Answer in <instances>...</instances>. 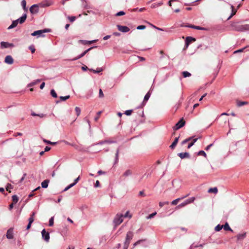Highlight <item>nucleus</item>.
Instances as JSON below:
<instances>
[{
  "mask_svg": "<svg viewBox=\"0 0 249 249\" xmlns=\"http://www.w3.org/2000/svg\"><path fill=\"white\" fill-rule=\"evenodd\" d=\"M230 27L232 31L241 32L249 31V24H241L239 22H232Z\"/></svg>",
  "mask_w": 249,
  "mask_h": 249,
  "instance_id": "nucleus-1",
  "label": "nucleus"
},
{
  "mask_svg": "<svg viewBox=\"0 0 249 249\" xmlns=\"http://www.w3.org/2000/svg\"><path fill=\"white\" fill-rule=\"evenodd\" d=\"M133 232L131 231H128L125 237V240L124 242L123 249H127L129 246V245L130 243L131 240L132 239L133 237Z\"/></svg>",
  "mask_w": 249,
  "mask_h": 249,
  "instance_id": "nucleus-2",
  "label": "nucleus"
},
{
  "mask_svg": "<svg viewBox=\"0 0 249 249\" xmlns=\"http://www.w3.org/2000/svg\"><path fill=\"white\" fill-rule=\"evenodd\" d=\"M38 4L40 7L45 8L53 5V1L52 0H44Z\"/></svg>",
  "mask_w": 249,
  "mask_h": 249,
  "instance_id": "nucleus-3",
  "label": "nucleus"
},
{
  "mask_svg": "<svg viewBox=\"0 0 249 249\" xmlns=\"http://www.w3.org/2000/svg\"><path fill=\"white\" fill-rule=\"evenodd\" d=\"M195 199L196 198L195 197H190L189 199H186L184 202L180 203L179 205H178L177 206V208H182V207L185 206L186 205H187L188 204L193 203L195 201Z\"/></svg>",
  "mask_w": 249,
  "mask_h": 249,
  "instance_id": "nucleus-4",
  "label": "nucleus"
},
{
  "mask_svg": "<svg viewBox=\"0 0 249 249\" xmlns=\"http://www.w3.org/2000/svg\"><path fill=\"white\" fill-rule=\"evenodd\" d=\"M124 216L122 214H117L114 219V223L116 226L120 225L123 221Z\"/></svg>",
  "mask_w": 249,
  "mask_h": 249,
  "instance_id": "nucleus-5",
  "label": "nucleus"
},
{
  "mask_svg": "<svg viewBox=\"0 0 249 249\" xmlns=\"http://www.w3.org/2000/svg\"><path fill=\"white\" fill-rule=\"evenodd\" d=\"M48 32H49V29L37 30V31H36L34 32L32 34V36H37V37L43 36H44L43 35V34L45 33H47Z\"/></svg>",
  "mask_w": 249,
  "mask_h": 249,
  "instance_id": "nucleus-6",
  "label": "nucleus"
},
{
  "mask_svg": "<svg viewBox=\"0 0 249 249\" xmlns=\"http://www.w3.org/2000/svg\"><path fill=\"white\" fill-rule=\"evenodd\" d=\"M39 4H34L30 8V11L33 14H37L39 11Z\"/></svg>",
  "mask_w": 249,
  "mask_h": 249,
  "instance_id": "nucleus-7",
  "label": "nucleus"
},
{
  "mask_svg": "<svg viewBox=\"0 0 249 249\" xmlns=\"http://www.w3.org/2000/svg\"><path fill=\"white\" fill-rule=\"evenodd\" d=\"M42 238L47 242H49L50 239V234L48 232H46L45 229L41 231Z\"/></svg>",
  "mask_w": 249,
  "mask_h": 249,
  "instance_id": "nucleus-8",
  "label": "nucleus"
},
{
  "mask_svg": "<svg viewBox=\"0 0 249 249\" xmlns=\"http://www.w3.org/2000/svg\"><path fill=\"white\" fill-rule=\"evenodd\" d=\"M6 238L8 239H12L14 238V230L11 228L7 231L6 234Z\"/></svg>",
  "mask_w": 249,
  "mask_h": 249,
  "instance_id": "nucleus-9",
  "label": "nucleus"
},
{
  "mask_svg": "<svg viewBox=\"0 0 249 249\" xmlns=\"http://www.w3.org/2000/svg\"><path fill=\"white\" fill-rule=\"evenodd\" d=\"M118 30L123 33H127L129 31L130 29L125 26H122L117 25V26Z\"/></svg>",
  "mask_w": 249,
  "mask_h": 249,
  "instance_id": "nucleus-10",
  "label": "nucleus"
},
{
  "mask_svg": "<svg viewBox=\"0 0 249 249\" xmlns=\"http://www.w3.org/2000/svg\"><path fill=\"white\" fill-rule=\"evenodd\" d=\"M94 47H90V48H89L88 49H87L86 51H85L83 53H82L81 54H80V55H79L77 57L72 59L71 60V61H74V60H76L77 59H80V58H81L83 56H84L90 50H91L92 48H93Z\"/></svg>",
  "mask_w": 249,
  "mask_h": 249,
  "instance_id": "nucleus-11",
  "label": "nucleus"
},
{
  "mask_svg": "<svg viewBox=\"0 0 249 249\" xmlns=\"http://www.w3.org/2000/svg\"><path fill=\"white\" fill-rule=\"evenodd\" d=\"M196 41V39L191 36H187L185 39V47L188 48L190 43L192 41Z\"/></svg>",
  "mask_w": 249,
  "mask_h": 249,
  "instance_id": "nucleus-12",
  "label": "nucleus"
},
{
  "mask_svg": "<svg viewBox=\"0 0 249 249\" xmlns=\"http://www.w3.org/2000/svg\"><path fill=\"white\" fill-rule=\"evenodd\" d=\"M185 124L184 121H183V120H180L175 125L174 129L175 130H178L180 128H181L182 126H184Z\"/></svg>",
  "mask_w": 249,
  "mask_h": 249,
  "instance_id": "nucleus-13",
  "label": "nucleus"
},
{
  "mask_svg": "<svg viewBox=\"0 0 249 249\" xmlns=\"http://www.w3.org/2000/svg\"><path fill=\"white\" fill-rule=\"evenodd\" d=\"M4 62L8 64H12L14 62V60L11 55H7L5 58Z\"/></svg>",
  "mask_w": 249,
  "mask_h": 249,
  "instance_id": "nucleus-14",
  "label": "nucleus"
},
{
  "mask_svg": "<svg viewBox=\"0 0 249 249\" xmlns=\"http://www.w3.org/2000/svg\"><path fill=\"white\" fill-rule=\"evenodd\" d=\"M12 44L9 43L7 42L2 41L0 42V47L1 48H7L10 47H13Z\"/></svg>",
  "mask_w": 249,
  "mask_h": 249,
  "instance_id": "nucleus-15",
  "label": "nucleus"
},
{
  "mask_svg": "<svg viewBox=\"0 0 249 249\" xmlns=\"http://www.w3.org/2000/svg\"><path fill=\"white\" fill-rule=\"evenodd\" d=\"M247 233L246 232H242L239 233L237 235L238 240H242L246 237Z\"/></svg>",
  "mask_w": 249,
  "mask_h": 249,
  "instance_id": "nucleus-16",
  "label": "nucleus"
},
{
  "mask_svg": "<svg viewBox=\"0 0 249 249\" xmlns=\"http://www.w3.org/2000/svg\"><path fill=\"white\" fill-rule=\"evenodd\" d=\"M178 155L181 159L189 158L190 157L189 154L188 152L179 153Z\"/></svg>",
  "mask_w": 249,
  "mask_h": 249,
  "instance_id": "nucleus-17",
  "label": "nucleus"
},
{
  "mask_svg": "<svg viewBox=\"0 0 249 249\" xmlns=\"http://www.w3.org/2000/svg\"><path fill=\"white\" fill-rule=\"evenodd\" d=\"M97 40H97V39L93 40H91V41L80 40L79 41V42H81V43H82L84 45H86V44H92V43H93L94 42H95L97 41Z\"/></svg>",
  "mask_w": 249,
  "mask_h": 249,
  "instance_id": "nucleus-18",
  "label": "nucleus"
},
{
  "mask_svg": "<svg viewBox=\"0 0 249 249\" xmlns=\"http://www.w3.org/2000/svg\"><path fill=\"white\" fill-rule=\"evenodd\" d=\"M26 18H27V15H26V14H24L21 17H20L17 20H18V23H19L20 24H22L25 22Z\"/></svg>",
  "mask_w": 249,
  "mask_h": 249,
  "instance_id": "nucleus-19",
  "label": "nucleus"
},
{
  "mask_svg": "<svg viewBox=\"0 0 249 249\" xmlns=\"http://www.w3.org/2000/svg\"><path fill=\"white\" fill-rule=\"evenodd\" d=\"M18 20L17 19V20H14V21L12 22V23L11 25H10V26L8 27V28H7V29H8V30H10V29H12V28H15V27H16L18 25Z\"/></svg>",
  "mask_w": 249,
  "mask_h": 249,
  "instance_id": "nucleus-20",
  "label": "nucleus"
},
{
  "mask_svg": "<svg viewBox=\"0 0 249 249\" xmlns=\"http://www.w3.org/2000/svg\"><path fill=\"white\" fill-rule=\"evenodd\" d=\"M231 13L230 17L228 18V20H229L230 18H231V17L233 16L234 15H235L237 12V10L234 9V7L232 5H231Z\"/></svg>",
  "mask_w": 249,
  "mask_h": 249,
  "instance_id": "nucleus-21",
  "label": "nucleus"
},
{
  "mask_svg": "<svg viewBox=\"0 0 249 249\" xmlns=\"http://www.w3.org/2000/svg\"><path fill=\"white\" fill-rule=\"evenodd\" d=\"M49 182V180L48 179H46V180H44L41 183V187L43 188H47L48 186Z\"/></svg>",
  "mask_w": 249,
  "mask_h": 249,
  "instance_id": "nucleus-22",
  "label": "nucleus"
},
{
  "mask_svg": "<svg viewBox=\"0 0 249 249\" xmlns=\"http://www.w3.org/2000/svg\"><path fill=\"white\" fill-rule=\"evenodd\" d=\"M178 139L179 137H177L175 138L174 141L170 146L171 149H174L176 147L177 143L178 142Z\"/></svg>",
  "mask_w": 249,
  "mask_h": 249,
  "instance_id": "nucleus-23",
  "label": "nucleus"
},
{
  "mask_svg": "<svg viewBox=\"0 0 249 249\" xmlns=\"http://www.w3.org/2000/svg\"><path fill=\"white\" fill-rule=\"evenodd\" d=\"M222 226L225 231H232V230L230 228L228 223H226L224 225H222Z\"/></svg>",
  "mask_w": 249,
  "mask_h": 249,
  "instance_id": "nucleus-24",
  "label": "nucleus"
},
{
  "mask_svg": "<svg viewBox=\"0 0 249 249\" xmlns=\"http://www.w3.org/2000/svg\"><path fill=\"white\" fill-rule=\"evenodd\" d=\"M191 28L195 29L196 30H206V29L203 27H201L198 26H195V25H191L190 26Z\"/></svg>",
  "mask_w": 249,
  "mask_h": 249,
  "instance_id": "nucleus-25",
  "label": "nucleus"
},
{
  "mask_svg": "<svg viewBox=\"0 0 249 249\" xmlns=\"http://www.w3.org/2000/svg\"><path fill=\"white\" fill-rule=\"evenodd\" d=\"M218 190L216 187L211 188L208 190V192L210 193H213L214 194H216Z\"/></svg>",
  "mask_w": 249,
  "mask_h": 249,
  "instance_id": "nucleus-26",
  "label": "nucleus"
},
{
  "mask_svg": "<svg viewBox=\"0 0 249 249\" xmlns=\"http://www.w3.org/2000/svg\"><path fill=\"white\" fill-rule=\"evenodd\" d=\"M162 4H163L162 2H158V3H155L152 4L151 5V8H155L156 7H157L161 6V5H162Z\"/></svg>",
  "mask_w": 249,
  "mask_h": 249,
  "instance_id": "nucleus-27",
  "label": "nucleus"
},
{
  "mask_svg": "<svg viewBox=\"0 0 249 249\" xmlns=\"http://www.w3.org/2000/svg\"><path fill=\"white\" fill-rule=\"evenodd\" d=\"M12 199L13 203L14 204H16L18 200V196L17 195H13L12 196Z\"/></svg>",
  "mask_w": 249,
  "mask_h": 249,
  "instance_id": "nucleus-28",
  "label": "nucleus"
},
{
  "mask_svg": "<svg viewBox=\"0 0 249 249\" xmlns=\"http://www.w3.org/2000/svg\"><path fill=\"white\" fill-rule=\"evenodd\" d=\"M150 95H151V92H150V90H149L146 94V95H145L144 97V100L143 101H147L149 98H150Z\"/></svg>",
  "mask_w": 249,
  "mask_h": 249,
  "instance_id": "nucleus-29",
  "label": "nucleus"
},
{
  "mask_svg": "<svg viewBox=\"0 0 249 249\" xmlns=\"http://www.w3.org/2000/svg\"><path fill=\"white\" fill-rule=\"evenodd\" d=\"M145 241H146L145 239H141V240H138V241H137L133 244V248L135 247L138 245L140 244L141 243H142Z\"/></svg>",
  "mask_w": 249,
  "mask_h": 249,
  "instance_id": "nucleus-30",
  "label": "nucleus"
},
{
  "mask_svg": "<svg viewBox=\"0 0 249 249\" xmlns=\"http://www.w3.org/2000/svg\"><path fill=\"white\" fill-rule=\"evenodd\" d=\"M31 115L33 116H38L40 118H43L44 117V114L41 113V114H36L35 112H32Z\"/></svg>",
  "mask_w": 249,
  "mask_h": 249,
  "instance_id": "nucleus-31",
  "label": "nucleus"
},
{
  "mask_svg": "<svg viewBox=\"0 0 249 249\" xmlns=\"http://www.w3.org/2000/svg\"><path fill=\"white\" fill-rule=\"evenodd\" d=\"M182 75L184 78L188 77L191 76V73L187 71L182 72Z\"/></svg>",
  "mask_w": 249,
  "mask_h": 249,
  "instance_id": "nucleus-32",
  "label": "nucleus"
},
{
  "mask_svg": "<svg viewBox=\"0 0 249 249\" xmlns=\"http://www.w3.org/2000/svg\"><path fill=\"white\" fill-rule=\"evenodd\" d=\"M223 228V226L222 225H217L214 228V230L216 231H220L221 230H222V229Z\"/></svg>",
  "mask_w": 249,
  "mask_h": 249,
  "instance_id": "nucleus-33",
  "label": "nucleus"
},
{
  "mask_svg": "<svg viewBox=\"0 0 249 249\" xmlns=\"http://www.w3.org/2000/svg\"><path fill=\"white\" fill-rule=\"evenodd\" d=\"M13 189V186L11 184L8 183L7 184L6 187V190L8 191L9 193L11 192L10 190Z\"/></svg>",
  "mask_w": 249,
  "mask_h": 249,
  "instance_id": "nucleus-34",
  "label": "nucleus"
},
{
  "mask_svg": "<svg viewBox=\"0 0 249 249\" xmlns=\"http://www.w3.org/2000/svg\"><path fill=\"white\" fill-rule=\"evenodd\" d=\"M21 6H22V7L24 10H27L26 1L25 0H22L21 1Z\"/></svg>",
  "mask_w": 249,
  "mask_h": 249,
  "instance_id": "nucleus-35",
  "label": "nucleus"
},
{
  "mask_svg": "<svg viewBox=\"0 0 249 249\" xmlns=\"http://www.w3.org/2000/svg\"><path fill=\"white\" fill-rule=\"evenodd\" d=\"M51 95L53 97V98H57V95L56 93V92L55 91V90L54 89H52L51 90Z\"/></svg>",
  "mask_w": 249,
  "mask_h": 249,
  "instance_id": "nucleus-36",
  "label": "nucleus"
},
{
  "mask_svg": "<svg viewBox=\"0 0 249 249\" xmlns=\"http://www.w3.org/2000/svg\"><path fill=\"white\" fill-rule=\"evenodd\" d=\"M197 139H197V138L194 139L193 140V142L188 144L187 148H191L194 144V143L197 141Z\"/></svg>",
  "mask_w": 249,
  "mask_h": 249,
  "instance_id": "nucleus-37",
  "label": "nucleus"
},
{
  "mask_svg": "<svg viewBox=\"0 0 249 249\" xmlns=\"http://www.w3.org/2000/svg\"><path fill=\"white\" fill-rule=\"evenodd\" d=\"M70 97V95H67V96H60V99L61 101H65L66 100L69 99Z\"/></svg>",
  "mask_w": 249,
  "mask_h": 249,
  "instance_id": "nucleus-38",
  "label": "nucleus"
},
{
  "mask_svg": "<svg viewBox=\"0 0 249 249\" xmlns=\"http://www.w3.org/2000/svg\"><path fill=\"white\" fill-rule=\"evenodd\" d=\"M89 70L90 71H92L94 73H99L103 71L102 68H98V69H97L96 70H94L93 69H89Z\"/></svg>",
  "mask_w": 249,
  "mask_h": 249,
  "instance_id": "nucleus-39",
  "label": "nucleus"
},
{
  "mask_svg": "<svg viewBox=\"0 0 249 249\" xmlns=\"http://www.w3.org/2000/svg\"><path fill=\"white\" fill-rule=\"evenodd\" d=\"M132 174V172L130 170H126L124 173V176H125V177H127V176H130Z\"/></svg>",
  "mask_w": 249,
  "mask_h": 249,
  "instance_id": "nucleus-40",
  "label": "nucleus"
},
{
  "mask_svg": "<svg viewBox=\"0 0 249 249\" xmlns=\"http://www.w3.org/2000/svg\"><path fill=\"white\" fill-rule=\"evenodd\" d=\"M75 111L77 116H79L80 114L81 109L79 107H76L75 108Z\"/></svg>",
  "mask_w": 249,
  "mask_h": 249,
  "instance_id": "nucleus-41",
  "label": "nucleus"
},
{
  "mask_svg": "<svg viewBox=\"0 0 249 249\" xmlns=\"http://www.w3.org/2000/svg\"><path fill=\"white\" fill-rule=\"evenodd\" d=\"M53 225V217H52L49 221V226L52 227Z\"/></svg>",
  "mask_w": 249,
  "mask_h": 249,
  "instance_id": "nucleus-42",
  "label": "nucleus"
},
{
  "mask_svg": "<svg viewBox=\"0 0 249 249\" xmlns=\"http://www.w3.org/2000/svg\"><path fill=\"white\" fill-rule=\"evenodd\" d=\"M124 217H128L130 218L132 217V215L130 214L129 211H127L124 215H123Z\"/></svg>",
  "mask_w": 249,
  "mask_h": 249,
  "instance_id": "nucleus-43",
  "label": "nucleus"
},
{
  "mask_svg": "<svg viewBox=\"0 0 249 249\" xmlns=\"http://www.w3.org/2000/svg\"><path fill=\"white\" fill-rule=\"evenodd\" d=\"M119 150L118 149L116 151V154H115V162H117L119 158Z\"/></svg>",
  "mask_w": 249,
  "mask_h": 249,
  "instance_id": "nucleus-44",
  "label": "nucleus"
},
{
  "mask_svg": "<svg viewBox=\"0 0 249 249\" xmlns=\"http://www.w3.org/2000/svg\"><path fill=\"white\" fill-rule=\"evenodd\" d=\"M74 186V183H71V184H70L69 185H68L67 187H66L64 189V191H66L68 190L69 189H70L72 187Z\"/></svg>",
  "mask_w": 249,
  "mask_h": 249,
  "instance_id": "nucleus-45",
  "label": "nucleus"
},
{
  "mask_svg": "<svg viewBox=\"0 0 249 249\" xmlns=\"http://www.w3.org/2000/svg\"><path fill=\"white\" fill-rule=\"evenodd\" d=\"M198 155H202L203 156H204L205 157H206V153L204 151H200L198 152V154H197Z\"/></svg>",
  "mask_w": 249,
  "mask_h": 249,
  "instance_id": "nucleus-46",
  "label": "nucleus"
},
{
  "mask_svg": "<svg viewBox=\"0 0 249 249\" xmlns=\"http://www.w3.org/2000/svg\"><path fill=\"white\" fill-rule=\"evenodd\" d=\"M179 199L178 198H177L175 200H174L173 201H172L171 202V204L172 205H175L176 204H177V203H178V202L179 201Z\"/></svg>",
  "mask_w": 249,
  "mask_h": 249,
  "instance_id": "nucleus-47",
  "label": "nucleus"
},
{
  "mask_svg": "<svg viewBox=\"0 0 249 249\" xmlns=\"http://www.w3.org/2000/svg\"><path fill=\"white\" fill-rule=\"evenodd\" d=\"M168 203H169V202H168V201L160 202L159 203V206L160 207H162L164 205H165L166 204H168Z\"/></svg>",
  "mask_w": 249,
  "mask_h": 249,
  "instance_id": "nucleus-48",
  "label": "nucleus"
},
{
  "mask_svg": "<svg viewBox=\"0 0 249 249\" xmlns=\"http://www.w3.org/2000/svg\"><path fill=\"white\" fill-rule=\"evenodd\" d=\"M247 104V102H238L237 103V106H238V107H241V106H244V105H246Z\"/></svg>",
  "mask_w": 249,
  "mask_h": 249,
  "instance_id": "nucleus-49",
  "label": "nucleus"
},
{
  "mask_svg": "<svg viewBox=\"0 0 249 249\" xmlns=\"http://www.w3.org/2000/svg\"><path fill=\"white\" fill-rule=\"evenodd\" d=\"M132 111L133 110L131 109L126 110L124 112V114L127 116L130 115L132 112Z\"/></svg>",
  "mask_w": 249,
  "mask_h": 249,
  "instance_id": "nucleus-50",
  "label": "nucleus"
},
{
  "mask_svg": "<svg viewBox=\"0 0 249 249\" xmlns=\"http://www.w3.org/2000/svg\"><path fill=\"white\" fill-rule=\"evenodd\" d=\"M102 113V111H99L98 113H97V116L96 117H95L94 118V120L95 121H97L99 118V117H100V115H101V114Z\"/></svg>",
  "mask_w": 249,
  "mask_h": 249,
  "instance_id": "nucleus-51",
  "label": "nucleus"
},
{
  "mask_svg": "<svg viewBox=\"0 0 249 249\" xmlns=\"http://www.w3.org/2000/svg\"><path fill=\"white\" fill-rule=\"evenodd\" d=\"M125 13L124 11H120L116 14V16H121L124 15Z\"/></svg>",
  "mask_w": 249,
  "mask_h": 249,
  "instance_id": "nucleus-52",
  "label": "nucleus"
},
{
  "mask_svg": "<svg viewBox=\"0 0 249 249\" xmlns=\"http://www.w3.org/2000/svg\"><path fill=\"white\" fill-rule=\"evenodd\" d=\"M156 212H155V213H153L150 214H149L147 217V219H150V218H152V217H153V216L154 215H155L156 214Z\"/></svg>",
  "mask_w": 249,
  "mask_h": 249,
  "instance_id": "nucleus-53",
  "label": "nucleus"
},
{
  "mask_svg": "<svg viewBox=\"0 0 249 249\" xmlns=\"http://www.w3.org/2000/svg\"><path fill=\"white\" fill-rule=\"evenodd\" d=\"M146 28L144 25H139L137 27V29L138 30H143Z\"/></svg>",
  "mask_w": 249,
  "mask_h": 249,
  "instance_id": "nucleus-54",
  "label": "nucleus"
},
{
  "mask_svg": "<svg viewBox=\"0 0 249 249\" xmlns=\"http://www.w3.org/2000/svg\"><path fill=\"white\" fill-rule=\"evenodd\" d=\"M69 19L71 22H73L75 20V17L71 16V17H69Z\"/></svg>",
  "mask_w": 249,
  "mask_h": 249,
  "instance_id": "nucleus-55",
  "label": "nucleus"
},
{
  "mask_svg": "<svg viewBox=\"0 0 249 249\" xmlns=\"http://www.w3.org/2000/svg\"><path fill=\"white\" fill-rule=\"evenodd\" d=\"M191 139H192V138L190 137L188 139L184 140L183 141H182V144H184L185 143H186L187 142H188L189 141H190Z\"/></svg>",
  "mask_w": 249,
  "mask_h": 249,
  "instance_id": "nucleus-56",
  "label": "nucleus"
},
{
  "mask_svg": "<svg viewBox=\"0 0 249 249\" xmlns=\"http://www.w3.org/2000/svg\"><path fill=\"white\" fill-rule=\"evenodd\" d=\"M104 95L103 92V91L101 89H99V97L103 98L104 97Z\"/></svg>",
  "mask_w": 249,
  "mask_h": 249,
  "instance_id": "nucleus-57",
  "label": "nucleus"
},
{
  "mask_svg": "<svg viewBox=\"0 0 249 249\" xmlns=\"http://www.w3.org/2000/svg\"><path fill=\"white\" fill-rule=\"evenodd\" d=\"M34 221V219L33 216H31L29 219V222L30 223H32Z\"/></svg>",
  "mask_w": 249,
  "mask_h": 249,
  "instance_id": "nucleus-58",
  "label": "nucleus"
},
{
  "mask_svg": "<svg viewBox=\"0 0 249 249\" xmlns=\"http://www.w3.org/2000/svg\"><path fill=\"white\" fill-rule=\"evenodd\" d=\"M43 141L45 143H47V144H50V143H51V141H48V140H46V139H43Z\"/></svg>",
  "mask_w": 249,
  "mask_h": 249,
  "instance_id": "nucleus-59",
  "label": "nucleus"
},
{
  "mask_svg": "<svg viewBox=\"0 0 249 249\" xmlns=\"http://www.w3.org/2000/svg\"><path fill=\"white\" fill-rule=\"evenodd\" d=\"M80 179V177H78L76 179H74V182L73 183H74V185L78 182V181Z\"/></svg>",
  "mask_w": 249,
  "mask_h": 249,
  "instance_id": "nucleus-60",
  "label": "nucleus"
},
{
  "mask_svg": "<svg viewBox=\"0 0 249 249\" xmlns=\"http://www.w3.org/2000/svg\"><path fill=\"white\" fill-rule=\"evenodd\" d=\"M30 49L31 50L32 53H34L35 52V49L33 46H30Z\"/></svg>",
  "mask_w": 249,
  "mask_h": 249,
  "instance_id": "nucleus-61",
  "label": "nucleus"
},
{
  "mask_svg": "<svg viewBox=\"0 0 249 249\" xmlns=\"http://www.w3.org/2000/svg\"><path fill=\"white\" fill-rule=\"evenodd\" d=\"M51 149V147L49 146H46V147L44 149L45 152L49 151Z\"/></svg>",
  "mask_w": 249,
  "mask_h": 249,
  "instance_id": "nucleus-62",
  "label": "nucleus"
},
{
  "mask_svg": "<svg viewBox=\"0 0 249 249\" xmlns=\"http://www.w3.org/2000/svg\"><path fill=\"white\" fill-rule=\"evenodd\" d=\"M213 144L212 143V144H210L209 145H208L206 147V148H205L206 150H208L213 146Z\"/></svg>",
  "mask_w": 249,
  "mask_h": 249,
  "instance_id": "nucleus-63",
  "label": "nucleus"
},
{
  "mask_svg": "<svg viewBox=\"0 0 249 249\" xmlns=\"http://www.w3.org/2000/svg\"><path fill=\"white\" fill-rule=\"evenodd\" d=\"M99 185H100V182L98 180H97L95 182V187H98L99 186Z\"/></svg>",
  "mask_w": 249,
  "mask_h": 249,
  "instance_id": "nucleus-64",
  "label": "nucleus"
}]
</instances>
